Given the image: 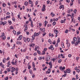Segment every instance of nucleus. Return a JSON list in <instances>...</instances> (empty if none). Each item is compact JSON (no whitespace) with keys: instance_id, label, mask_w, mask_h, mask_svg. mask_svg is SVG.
I'll return each mask as SVG.
<instances>
[{"instance_id":"9d476101","label":"nucleus","mask_w":80,"mask_h":80,"mask_svg":"<svg viewBox=\"0 0 80 80\" xmlns=\"http://www.w3.org/2000/svg\"><path fill=\"white\" fill-rule=\"evenodd\" d=\"M77 38L76 37H74L73 39V40L74 42H75L77 41Z\"/></svg>"},{"instance_id":"6ab92c4d","label":"nucleus","mask_w":80,"mask_h":80,"mask_svg":"<svg viewBox=\"0 0 80 80\" xmlns=\"http://www.w3.org/2000/svg\"><path fill=\"white\" fill-rule=\"evenodd\" d=\"M27 41L28 42H29L30 41V38H27Z\"/></svg>"},{"instance_id":"a19ab883","label":"nucleus","mask_w":80,"mask_h":80,"mask_svg":"<svg viewBox=\"0 0 80 80\" xmlns=\"http://www.w3.org/2000/svg\"><path fill=\"white\" fill-rule=\"evenodd\" d=\"M2 6V7H5V6H6V4H5V3H3Z\"/></svg>"},{"instance_id":"37998d69","label":"nucleus","mask_w":80,"mask_h":80,"mask_svg":"<svg viewBox=\"0 0 80 80\" xmlns=\"http://www.w3.org/2000/svg\"><path fill=\"white\" fill-rule=\"evenodd\" d=\"M21 32H17V35H18L19 34H20L21 33Z\"/></svg>"},{"instance_id":"f8f14e48","label":"nucleus","mask_w":80,"mask_h":80,"mask_svg":"<svg viewBox=\"0 0 80 80\" xmlns=\"http://www.w3.org/2000/svg\"><path fill=\"white\" fill-rule=\"evenodd\" d=\"M51 15H52V17H55V15L54 13L53 14V12H51Z\"/></svg>"},{"instance_id":"ea45409f","label":"nucleus","mask_w":80,"mask_h":80,"mask_svg":"<svg viewBox=\"0 0 80 80\" xmlns=\"http://www.w3.org/2000/svg\"><path fill=\"white\" fill-rule=\"evenodd\" d=\"M12 20L13 21V22H15V18L13 17L12 18Z\"/></svg>"},{"instance_id":"473e14b6","label":"nucleus","mask_w":80,"mask_h":80,"mask_svg":"<svg viewBox=\"0 0 80 80\" xmlns=\"http://www.w3.org/2000/svg\"><path fill=\"white\" fill-rule=\"evenodd\" d=\"M45 51H42V55H45Z\"/></svg>"},{"instance_id":"6e6d98bb","label":"nucleus","mask_w":80,"mask_h":80,"mask_svg":"<svg viewBox=\"0 0 80 80\" xmlns=\"http://www.w3.org/2000/svg\"><path fill=\"white\" fill-rule=\"evenodd\" d=\"M7 45H8V47H10V44L8 42L7 43Z\"/></svg>"},{"instance_id":"49530a36","label":"nucleus","mask_w":80,"mask_h":80,"mask_svg":"<svg viewBox=\"0 0 80 80\" xmlns=\"http://www.w3.org/2000/svg\"><path fill=\"white\" fill-rule=\"evenodd\" d=\"M32 66L33 67H35V63L34 62H32Z\"/></svg>"},{"instance_id":"393cba45","label":"nucleus","mask_w":80,"mask_h":80,"mask_svg":"<svg viewBox=\"0 0 80 80\" xmlns=\"http://www.w3.org/2000/svg\"><path fill=\"white\" fill-rule=\"evenodd\" d=\"M10 29L13 30V29H14V28H13V26H11L10 27Z\"/></svg>"},{"instance_id":"423d86ee","label":"nucleus","mask_w":80,"mask_h":80,"mask_svg":"<svg viewBox=\"0 0 80 80\" xmlns=\"http://www.w3.org/2000/svg\"><path fill=\"white\" fill-rule=\"evenodd\" d=\"M54 32L56 34V33H58V31L57 30H56L55 29H53Z\"/></svg>"},{"instance_id":"4be33fe9","label":"nucleus","mask_w":80,"mask_h":80,"mask_svg":"<svg viewBox=\"0 0 80 80\" xmlns=\"http://www.w3.org/2000/svg\"><path fill=\"white\" fill-rule=\"evenodd\" d=\"M66 44H67V45L68 48H69L70 47V43H66Z\"/></svg>"},{"instance_id":"3c124183","label":"nucleus","mask_w":80,"mask_h":80,"mask_svg":"<svg viewBox=\"0 0 80 80\" xmlns=\"http://www.w3.org/2000/svg\"><path fill=\"white\" fill-rule=\"evenodd\" d=\"M61 23H65V22L63 20H62L61 21Z\"/></svg>"},{"instance_id":"0e129e2a","label":"nucleus","mask_w":80,"mask_h":80,"mask_svg":"<svg viewBox=\"0 0 80 80\" xmlns=\"http://www.w3.org/2000/svg\"><path fill=\"white\" fill-rule=\"evenodd\" d=\"M27 71V69H25L23 71V73H25V72Z\"/></svg>"},{"instance_id":"774afa93","label":"nucleus","mask_w":80,"mask_h":80,"mask_svg":"<svg viewBox=\"0 0 80 80\" xmlns=\"http://www.w3.org/2000/svg\"><path fill=\"white\" fill-rule=\"evenodd\" d=\"M11 63L12 64V65H15V62H13V61Z\"/></svg>"},{"instance_id":"c756f323","label":"nucleus","mask_w":80,"mask_h":80,"mask_svg":"<svg viewBox=\"0 0 80 80\" xmlns=\"http://www.w3.org/2000/svg\"><path fill=\"white\" fill-rule=\"evenodd\" d=\"M43 59V57H39L38 58V59L40 60H42Z\"/></svg>"},{"instance_id":"dca6fc26","label":"nucleus","mask_w":80,"mask_h":80,"mask_svg":"<svg viewBox=\"0 0 80 80\" xmlns=\"http://www.w3.org/2000/svg\"><path fill=\"white\" fill-rule=\"evenodd\" d=\"M7 22L6 21H5L4 22H2V25H3V26H4V25H6V24H7Z\"/></svg>"},{"instance_id":"0eeeda50","label":"nucleus","mask_w":80,"mask_h":80,"mask_svg":"<svg viewBox=\"0 0 80 80\" xmlns=\"http://www.w3.org/2000/svg\"><path fill=\"white\" fill-rule=\"evenodd\" d=\"M39 35V34L38 33H36V32H34V37H37V36H38Z\"/></svg>"},{"instance_id":"bb28decb","label":"nucleus","mask_w":80,"mask_h":80,"mask_svg":"<svg viewBox=\"0 0 80 80\" xmlns=\"http://www.w3.org/2000/svg\"><path fill=\"white\" fill-rule=\"evenodd\" d=\"M32 38L33 40H35V36H34V35H33L32 36Z\"/></svg>"},{"instance_id":"f257e3e1","label":"nucleus","mask_w":80,"mask_h":80,"mask_svg":"<svg viewBox=\"0 0 80 80\" xmlns=\"http://www.w3.org/2000/svg\"><path fill=\"white\" fill-rule=\"evenodd\" d=\"M71 72V70L70 69H68L66 70H65L64 71V73L65 74L66 73H70V72Z\"/></svg>"},{"instance_id":"7ed1b4c3","label":"nucleus","mask_w":80,"mask_h":80,"mask_svg":"<svg viewBox=\"0 0 80 80\" xmlns=\"http://www.w3.org/2000/svg\"><path fill=\"white\" fill-rule=\"evenodd\" d=\"M51 72V70L50 68H48V70L46 72V74H50V72Z\"/></svg>"},{"instance_id":"ddd939ff","label":"nucleus","mask_w":80,"mask_h":80,"mask_svg":"<svg viewBox=\"0 0 80 80\" xmlns=\"http://www.w3.org/2000/svg\"><path fill=\"white\" fill-rule=\"evenodd\" d=\"M17 44L19 45H22V42H20V41H17Z\"/></svg>"},{"instance_id":"09e8293b","label":"nucleus","mask_w":80,"mask_h":80,"mask_svg":"<svg viewBox=\"0 0 80 80\" xmlns=\"http://www.w3.org/2000/svg\"><path fill=\"white\" fill-rule=\"evenodd\" d=\"M52 43H53V45H55V43H56V42H55V40H54L53 41Z\"/></svg>"},{"instance_id":"338daca9","label":"nucleus","mask_w":80,"mask_h":80,"mask_svg":"<svg viewBox=\"0 0 80 80\" xmlns=\"http://www.w3.org/2000/svg\"><path fill=\"white\" fill-rule=\"evenodd\" d=\"M47 79H48V78H47V77H45L44 78L43 80H47Z\"/></svg>"},{"instance_id":"a18cd8bd","label":"nucleus","mask_w":80,"mask_h":80,"mask_svg":"<svg viewBox=\"0 0 80 80\" xmlns=\"http://www.w3.org/2000/svg\"><path fill=\"white\" fill-rule=\"evenodd\" d=\"M80 40H78L76 42V43H77V44H78V43H80Z\"/></svg>"},{"instance_id":"864d4df0","label":"nucleus","mask_w":80,"mask_h":80,"mask_svg":"<svg viewBox=\"0 0 80 80\" xmlns=\"http://www.w3.org/2000/svg\"><path fill=\"white\" fill-rule=\"evenodd\" d=\"M76 32L78 35V34H79V31H78V30H77Z\"/></svg>"},{"instance_id":"20e7f679","label":"nucleus","mask_w":80,"mask_h":80,"mask_svg":"<svg viewBox=\"0 0 80 80\" xmlns=\"http://www.w3.org/2000/svg\"><path fill=\"white\" fill-rule=\"evenodd\" d=\"M48 48L50 50H53L54 49V48L53 47V45L50 46V47H49Z\"/></svg>"},{"instance_id":"58836bf2","label":"nucleus","mask_w":80,"mask_h":80,"mask_svg":"<svg viewBox=\"0 0 80 80\" xmlns=\"http://www.w3.org/2000/svg\"><path fill=\"white\" fill-rule=\"evenodd\" d=\"M37 52L38 53V54H40V51H39L38 50H37Z\"/></svg>"},{"instance_id":"5fc2aeb1","label":"nucleus","mask_w":80,"mask_h":80,"mask_svg":"<svg viewBox=\"0 0 80 80\" xmlns=\"http://www.w3.org/2000/svg\"><path fill=\"white\" fill-rule=\"evenodd\" d=\"M75 46H77L78 45V44L76 42H74Z\"/></svg>"},{"instance_id":"b1692460","label":"nucleus","mask_w":80,"mask_h":80,"mask_svg":"<svg viewBox=\"0 0 80 80\" xmlns=\"http://www.w3.org/2000/svg\"><path fill=\"white\" fill-rule=\"evenodd\" d=\"M60 38H58L57 41V43H60Z\"/></svg>"},{"instance_id":"4c0bfd02","label":"nucleus","mask_w":80,"mask_h":80,"mask_svg":"<svg viewBox=\"0 0 80 80\" xmlns=\"http://www.w3.org/2000/svg\"><path fill=\"white\" fill-rule=\"evenodd\" d=\"M12 70L14 71H15V68L14 67H12Z\"/></svg>"},{"instance_id":"aec40b11","label":"nucleus","mask_w":80,"mask_h":80,"mask_svg":"<svg viewBox=\"0 0 80 80\" xmlns=\"http://www.w3.org/2000/svg\"><path fill=\"white\" fill-rule=\"evenodd\" d=\"M5 62H6V59L4 58L3 59V60H2V62L3 63H5Z\"/></svg>"},{"instance_id":"f03ea898","label":"nucleus","mask_w":80,"mask_h":80,"mask_svg":"<svg viewBox=\"0 0 80 80\" xmlns=\"http://www.w3.org/2000/svg\"><path fill=\"white\" fill-rule=\"evenodd\" d=\"M50 58H51L50 57V56H47L46 58V61H47V62L50 61Z\"/></svg>"},{"instance_id":"1a4fd4ad","label":"nucleus","mask_w":80,"mask_h":80,"mask_svg":"<svg viewBox=\"0 0 80 80\" xmlns=\"http://www.w3.org/2000/svg\"><path fill=\"white\" fill-rule=\"evenodd\" d=\"M8 23H9V25H11L12 24V21H10V20H8Z\"/></svg>"},{"instance_id":"c03bdc74","label":"nucleus","mask_w":80,"mask_h":80,"mask_svg":"<svg viewBox=\"0 0 80 80\" xmlns=\"http://www.w3.org/2000/svg\"><path fill=\"white\" fill-rule=\"evenodd\" d=\"M6 17L7 18H10V15L7 16Z\"/></svg>"},{"instance_id":"052dcab7","label":"nucleus","mask_w":80,"mask_h":80,"mask_svg":"<svg viewBox=\"0 0 80 80\" xmlns=\"http://www.w3.org/2000/svg\"><path fill=\"white\" fill-rule=\"evenodd\" d=\"M7 71L8 72H10V70L9 69V68H7Z\"/></svg>"},{"instance_id":"4d7b16f0","label":"nucleus","mask_w":80,"mask_h":80,"mask_svg":"<svg viewBox=\"0 0 80 80\" xmlns=\"http://www.w3.org/2000/svg\"><path fill=\"white\" fill-rule=\"evenodd\" d=\"M8 77H7L5 78V80H8Z\"/></svg>"},{"instance_id":"f704fd0d","label":"nucleus","mask_w":80,"mask_h":80,"mask_svg":"<svg viewBox=\"0 0 80 80\" xmlns=\"http://www.w3.org/2000/svg\"><path fill=\"white\" fill-rule=\"evenodd\" d=\"M73 12L74 13H76L77 12V9H75L73 11Z\"/></svg>"},{"instance_id":"e2e57ef3","label":"nucleus","mask_w":80,"mask_h":80,"mask_svg":"<svg viewBox=\"0 0 80 80\" xmlns=\"http://www.w3.org/2000/svg\"><path fill=\"white\" fill-rule=\"evenodd\" d=\"M61 62H62V59H59L58 61V62L59 63H61Z\"/></svg>"},{"instance_id":"bf43d9fd","label":"nucleus","mask_w":80,"mask_h":80,"mask_svg":"<svg viewBox=\"0 0 80 80\" xmlns=\"http://www.w3.org/2000/svg\"><path fill=\"white\" fill-rule=\"evenodd\" d=\"M49 65H52V63L51 62H50L49 63Z\"/></svg>"},{"instance_id":"8fccbe9b","label":"nucleus","mask_w":80,"mask_h":80,"mask_svg":"<svg viewBox=\"0 0 80 80\" xmlns=\"http://www.w3.org/2000/svg\"><path fill=\"white\" fill-rule=\"evenodd\" d=\"M26 33L27 34V35H28L30 34V33L28 31L26 32Z\"/></svg>"},{"instance_id":"13d9d810","label":"nucleus","mask_w":80,"mask_h":80,"mask_svg":"<svg viewBox=\"0 0 80 80\" xmlns=\"http://www.w3.org/2000/svg\"><path fill=\"white\" fill-rule=\"evenodd\" d=\"M59 69L60 70H62V66H60L59 67Z\"/></svg>"},{"instance_id":"7c9ffc66","label":"nucleus","mask_w":80,"mask_h":80,"mask_svg":"<svg viewBox=\"0 0 80 80\" xmlns=\"http://www.w3.org/2000/svg\"><path fill=\"white\" fill-rule=\"evenodd\" d=\"M6 38V36H4L3 37H2V39L3 40H5Z\"/></svg>"},{"instance_id":"2f4dec72","label":"nucleus","mask_w":80,"mask_h":80,"mask_svg":"<svg viewBox=\"0 0 80 80\" xmlns=\"http://www.w3.org/2000/svg\"><path fill=\"white\" fill-rule=\"evenodd\" d=\"M42 32H45V28H43L42 29Z\"/></svg>"},{"instance_id":"a878e982","label":"nucleus","mask_w":80,"mask_h":80,"mask_svg":"<svg viewBox=\"0 0 80 80\" xmlns=\"http://www.w3.org/2000/svg\"><path fill=\"white\" fill-rule=\"evenodd\" d=\"M12 32L13 33L14 35H16V31H15L14 30H13L12 31Z\"/></svg>"},{"instance_id":"39448f33","label":"nucleus","mask_w":80,"mask_h":80,"mask_svg":"<svg viewBox=\"0 0 80 80\" xmlns=\"http://www.w3.org/2000/svg\"><path fill=\"white\" fill-rule=\"evenodd\" d=\"M22 39V35H20L18 37V38L17 39L18 40H21Z\"/></svg>"},{"instance_id":"412c9836","label":"nucleus","mask_w":80,"mask_h":80,"mask_svg":"<svg viewBox=\"0 0 80 80\" xmlns=\"http://www.w3.org/2000/svg\"><path fill=\"white\" fill-rule=\"evenodd\" d=\"M41 10L42 12H45V8H42Z\"/></svg>"},{"instance_id":"c85d7f7f","label":"nucleus","mask_w":80,"mask_h":80,"mask_svg":"<svg viewBox=\"0 0 80 80\" xmlns=\"http://www.w3.org/2000/svg\"><path fill=\"white\" fill-rule=\"evenodd\" d=\"M29 4H32V1H31V0H29Z\"/></svg>"},{"instance_id":"72a5a7b5","label":"nucleus","mask_w":80,"mask_h":80,"mask_svg":"<svg viewBox=\"0 0 80 80\" xmlns=\"http://www.w3.org/2000/svg\"><path fill=\"white\" fill-rule=\"evenodd\" d=\"M17 60H15V62H14L15 65H17Z\"/></svg>"},{"instance_id":"de8ad7c7","label":"nucleus","mask_w":80,"mask_h":80,"mask_svg":"<svg viewBox=\"0 0 80 80\" xmlns=\"http://www.w3.org/2000/svg\"><path fill=\"white\" fill-rule=\"evenodd\" d=\"M67 76L66 75V74H64V75H62V77H65Z\"/></svg>"},{"instance_id":"4468645a","label":"nucleus","mask_w":80,"mask_h":80,"mask_svg":"<svg viewBox=\"0 0 80 80\" xmlns=\"http://www.w3.org/2000/svg\"><path fill=\"white\" fill-rule=\"evenodd\" d=\"M7 65H8L7 67H10L9 65H10V61H8V64H7Z\"/></svg>"},{"instance_id":"2eb2a0df","label":"nucleus","mask_w":80,"mask_h":80,"mask_svg":"<svg viewBox=\"0 0 80 80\" xmlns=\"http://www.w3.org/2000/svg\"><path fill=\"white\" fill-rule=\"evenodd\" d=\"M23 40H24V42H27V38H25V37H23Z\"/></svg>"},{"instance_id":"6e6552de","label":"nucleus","mask_w":80,"mask_h":80,"mask_svg":"<svg viewBox=\"0 0 80 80\" xmlns=\"http://www.w3.org/2000/svg\"><path fill=\"white\" fill-rule=\"evenodd\" d=\"M25 25V29L24 30V32H26V30H27L28 29V27H27V25H26V24Z\"/></svg>"},{"instance_id":"c9c22d12","label":"nucleus","mask_w":80,"mask_h":80,"mask_svg":"<svg viewBox=\"0 0 80 80\" xmlns=\"http://www.w3.org/2000/svg\"><path fill=\"white\" fill-rule=\"evenodd\" d=\"M58 43L57 42L56 44L55 45V47H58Z\"/></svg>"},{"instance_id":"680f3d73","label":"nucleus","mask_w":80,"mask_h":80,"mask_svg":"<svg viewBox=\"0 0 80 80\" xmlns=\"http://www.w3.org/2000/svg\"><path fill=\"white\" fill-rule=\"evenodd\" d=\"M45 35H46V32H44L43 34V37H44Z\"/></svg>"},{"instance_id":"f3484780","label":"nucleus","mask_w":80,"mask_h":80,"mask_svg":"<svg viewBox=\"0 0 80 80\" xmlns=\"http://www.w3.org/2000/svg\"><path fill=\"white\" fill-rule=\"evenodd\" d=\"M63 5H61L59 7V9H62V8H63Z\"/></svg>"},{"instance_id":"69168bd1","label":"nucleus","mask_w":80,"mask_h":80,"mask_svg":"<svg viewBox=\"0 0 80 80\" xmlns=\"http://www.w3.org/2000/svg\"><path fill=\"white\" fill-rule=\"evenodd\" d=\"M77 72H78V73H79V72H80V69H77Z\"/></svg>"},{"instance_id":"603ef678","label":"nucleus","mask_w":80,"mask_h":80,"mask_svg":"<svg viewBox=\"0 0 80 80\" xmlns=\"http://www.w3.org/2000/svg\"><path fill=\"white\" fill-rule=\"evenodd\" d=\"M3 21H1L0 22V25H3Z\"/></svg>"},{"instance_id":"9b49d317","label":"nucleus","mask_w":80,"mask_h":80,"mask_svg":"<svg viewBox=\"0 0 80 80\" xmlns=\"http://www.w3.org/2000/svg\"><path fill=\"white\" fill-rule=\"evenodd\" d=\"M61 45L62 48H65V46H64V43L63 42H61Z\"/></svg>"},{"instance_id":"a211bd4d","label":"nucleus","mask_w":80,"mask_h":80,"mask_svg":"<svg viewBox=\"0 0 80 80\" xmlns=\"http://www.w3.org/2000/svg\"><path fill=\"white\" fill-rule=\"evenodd\" d=\"M29 72L31 74V75L33 73L32 72V69H29Z\"/></svg>"},{"instance_id":"e433bc0d","label":"nucleus","mask_w":80,"mask_h":80,"mask_svg":"<svg viewBox=\"0 0 80 80\" xmlns=\"http://www.w3.org/2000/svg\"><path fill=\"white\" fill-rule=\"evenodd\" d=\"M56 24V22H55V21H54V22H53L52 23V25H55Z\"/></svg>"},{"instance_id":"79ce46f5","label":"nucleus","mask_w":80,"mask_h":80,"mask_svg":"<svg viewBox=\"0 0 80 80\" xmlns=\"http://www.w3.org/2000/svg\"><path fill=\"white\" fill-rule=\"evenodd\" d=\"M25 5H28V2H25Z\"/></svg>"},{"instance_id":"5701e85b","label":"nucleus","mask_w":80,"mask_h":80,"mask_svg":"<svg viewBox=\"0 0 80 80\" xmlns=\"http://www.w3.org/2000/svg\"><path fill=\"white\" fill-rule=\"evenodd\" d=\"M33 46H35V43H33L32 44H31L30 45V47H33Z\"/></svg>"},{"instance_id":"cd10ccee","label":"nucleus","mask_w":80,"mask_h":80,"mask_svg":"<svg viewBox=\"0 0 80 80\" xmlns=\"http://www.w3.org/2000/svg\"><path fill=\"white\" fill-rule=\"evenodd\" d=\"M47 69V67L46 66L45 68H43V70L44 71L46 69Z\"/></svg>"}]
</instances>
